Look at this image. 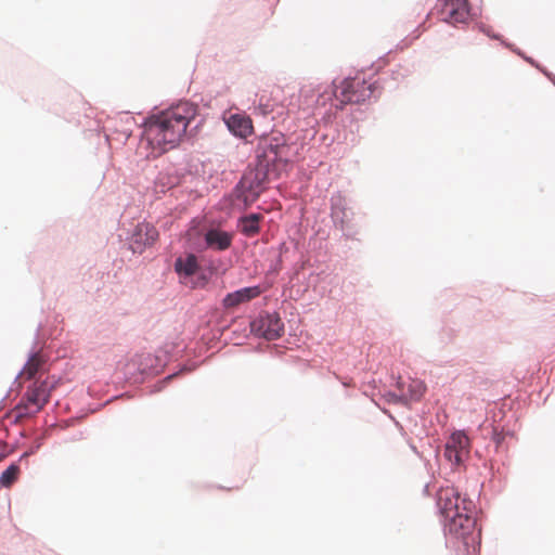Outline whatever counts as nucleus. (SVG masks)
<instances>
[{"instance_id":"obj_1","label":"nucleus","mask_w":555,"mask_h":555,"mask_svg":"<svg viewBox=\"0 0 555 555\" xmlns=\"http://www.w3.org/2000/svg\"><path fill=\"white\" fill-rule=\"evenodd\" d=\"M299 152L282 133L259 138L255 146V164L248 165L231 193L233 204L246 209L267 190L272 179H279Z\"/></svg>"},{"instance_id":"obj_2","label":"nucleus","mask_w":555,"mask_h":555,"mask_svg":"<svg viewBox=\"0 0 555 555\" xmlns=\"http://www.w3.org/2000/svg\"><path fill=\"white\" fill-rule=\"evenodd\" d=\"M437 507L442 517L446 546L455 555H478L481 533L474 501L461 496L454 488H442L437 492Z\"/></svg>"},{"instance_id":"obj_3","label":"nucleus","mask_w":555,"mask_h":555,"mask_svg":"<svg viewBox=\"0 0 555 555\" xmlns=\"http://www.w3.org/2000/svg\"><path fill=\"white\" fill-rule=\"evenodd\" d=\"M377 89V82L364 77H346L331 85H306L299 91V107L317 120L327 124L346 104H360L369 100Z\"/></svg>"},{"instance_id":"obj_4","label":"nucleus","mask_w":555,"mask_h":555,"mask_svg":"<svg viewBox=\"0 0 555 555\" xmlns=\"http://www.w3.org/2000/svg\"><path fill=\"white\" fill-rule=\"evenodd\" d=\"M197 108L192 102L181 101L147 119L141 132L139 149L147 151V158H156L175 149L189 127L192 133L201 126L202 119L197 120Z\"/></svg>"},{"instance_id":"obj_5","label":"nucleus","mask_w":555,"mask_h":555,"mask_svg":"<svg viewBox=\"0 0 555 555\" xmlns=\"http://www.w3.org/2000/svg\"><path fill=\"white\" fill-rule=\"evenodd\" d=\"M54 387L55 382L35 379L28 386L24 398L14 408V423H18L23 418L35 416L49 401Z\"/></svg>"},{"instance_id":"obj_6","label":"nucleus","mask_w":555,"mask_h":555,"mask_svg":"<svg viewBox=\"0 0 555 555\" xmlns=\"http://www.w3.org/2000/svg\"><path fill=\"white\" fill-rule=\"evenodd\" d=\"M168 362L164 351L157 353L135 354L127 364L125 375L132 383H142L146 378L159 374Z\"/></svg>"},{"instance_id":"obj_7","label":"nucleus","mask_w":555,"mask_h":555,"mask_svg":"<svg viewBox=\"0 0 555 555\" xmlns=\"http://www.w3.org/2000/svg\"><path fill=\"white\" fill-rule=\"evenodd\" d=\"M330 216L336 229L341 231L346 240H358L360 229L353 222L354 211L350 201L340 192L332 194L330 198Z\"/></svg>"},{"instance_id":"obj_8","label":"nucleus","mask_w":555,"mask_h":555,"mask_svg":"<svg viewBox=\"0 0 555 555\" xmlns=\"http://www.w3.org/2000/svg\"><path fill=\"white\" fill-rule=\"evenodd\" d=\"M470 441L464 430H454L446 440L442 457L451 468L461 469L469 457Z\"/></svg>"},{"instance_id":"obj_9","label":"nucleus","mask_w":555,"mask_h":555,"mask_svg":"<svg viewBox=\"0 0 555 555\" xmlns=\"http://www.w3.org/2000/svg\"><path fill=\"white\" fill-rule=\"evenodd\" d=\"M438 7L441 21L452 26L467 24L481 13L480 9L473 8L468 0H438Z\"/></svg>"},{"instance_id":"obj_10","label":"nucleus","mask_w":555,"mask_h":555,"mask_svg":"<svg viewBox=\"0 0 555 555\" xmlns=\"http://www.w3.org/2000/svg\"><path fill=\"white\" fill-rule=\"evenodd\" d=\"M250 332L267 340H275L284 333V323L275 311H261L250 321Z\"/></svg>"},{"instance_id":"obj_11","label":"nucleus","mask_w":555,"mask_h":555,"mask_svg":"<svg viewBox=\"0 0 555 555\" xmlns=\"http://www.w3.org/2000/svg\"><path fill=\"white\" fill-rule=\"evenodd\" d=\"M158 238L157 229L149 222H140L133 227L127 240L133 254H142Z\"/></svg>"},{"instance_id":"obj_12","label":"nucleus","mask_w":555,"mask_h":555,"mask_svg":"<svg viewBox=\"0 0 555 555\" xmlns=\"http://www.w3.org/2000/svg\"><path fill=\"white\" fill-rule=\"evenodd\" d=\"M223 121L230 133L238 139H246L254 131L251 118L243 112L224 115Z\"/></svg>"},{"instance_id":"obj_13","label":"nucleus","mask_w":555,"mask_h":555,"mask_svg":"<svg viewBox=\"0 0 555 555\" xmlns=\"http://www.w3.org/2000/svg\"><path fill=\"white\" fill-rule=\"evenodd\" d=\"M41 330V324L38 325L36 330V335L34 339V346L28 353V358L23 369L15 376V383L20 378L21 375L26 374L28 378H35L36 374L43 367L46 359L40 349H37L39 333Z\"/></svg>"},{"instance_id":"obj_14","label":"nucleus","mask_w":555,"mask_h":555,"mask_svg":"<svg viewBox=\"0 0 555 555\" xmlns=\"http://www.w3.org/2000/svg\"><path fill=\"white\" fill-rule=\"evenodd\" d=\"M233 242V234L220 228L211 227L204 233V243L206 248L224 251L229 249Z\"/></svg>"},{"instance_id":"obj_15","label":"nucleus","mask_w":555,"mask_h":555,"mask_svg":"<svg viewBox=\"0 0 555 555\" xmlns=\"http://www.w3.org/2000/svg\"><path fill=\"white\" fill-rule=\"evenodd\" d=\"M260 294L261 289L258 285L242 287L234 292L228 293L222 299V305L225 309H232L242 304L250 301L251 299L258 297Z\"/></svg>"},{"instance_id":"obj_16","label":"nucleus","mask_w":555,"mask_h":555,"mask_svg":"<svg viewBox=\"0 0 555 555\" xmlns=\"http://www.w3.org/2000/svg\"><path fill=\"white\" fill-rule=\"evenodd\" d=\"M396 387L404 395V404H406L408 401L421 400L425 391L424 383L417 379L404 380L399 378L396 383Z\"/></svg>"},{"instance_id":"obj_17","label":"nucleus","mask_w":555,"mask_h":555,"mask_svg":"<svg viewBox=\"0 0 555 555\" xmlns=\"http://www.w3.org/2000/svg\"><path fill=\"white\" fill-rule=\"evenodd\" d=\"M262 220L263 216L261 214L243 215L237 219V230L246 237H254L260 233Z\"/></svg>"},{"instance_id":"obj_18","label":"nucleus","mask_w":555,"mask_h":555,"mask_svg":"<svg viewBox=\"0 0 555 555\" xmlns=\"http://www.w3.org/2000/svg\"><path fill=\"white\" fill-rule=\"evenodd\" d=\"M199 264L194 254H188L185 257H178L175 261V271L179 276L190 278L197 273Z\"/></svg>"},{"instance_id":"obj_19","label":"nucleus","mask_w":555,"mask_h":555,"mask_svg":"<svg viewBox=\"0 0 555 555\" xmlns=\"http://www.w3.org/2000/svg\"><path fill=\"white\" fill-rule=\"evenodd\" d=\"M20 475V465L18 463L10 464L7 469L2 472L0 475V486L4 488H10L17 479Z\"/></svg>"},{"instance_id":"obj_20","label":"nucleus","mask_w":555,"mask_h":555,"mask_svg":"<svg viewBox=\"0 0 555 555\" xmlns=\"http://www.w3.org/2000/svg\"><path fill=\"white\" fill-rule=\"evenodd\" d=\"M178 183V178L167 172H159L155 179L156 192L165 193Z\"/></svg>"},{"instance_id":"obj_21","label":"nucleus","mask_w":555,"mask_h":555,"mask_svg":"<svg viewBox=\"0 0 555 555\" xmlns=\"http://www.w3.org/2000/svg\"><path fill=\"white\" fill-rule=\"evenodd\" d=\"M476 28L491 39L499 40L501 42L504 40L500 34L493 33L491 27L485 23H476Z\"/></svg>"},{"instance_id":"obj_22","label":"nucleus","mask_w":555,"mask_h":555,"mask_svg":"<svg viewBox=\"0 0 555 555\" xmlns=\"http://www.w3.org/2000/svg\"><path fill=\"white\" fill-rule=\"evenodd\" d=\"M387 402L392 404H404V395L397 389V391H387L385 393Z\"/></svg>"},{"instance_id":"obj_23","label":"nucleus","mask_w":555,"mask_h":555,"mask_svg":"<svg viewBox=\"0 0 555 555\" xmlns=\"http://www.w3.org/2000/svg\"><path fill=\"white\" fill-rule=\"evenodd\" d=\"M513 431L511 430H498V429H494L493 430V441L495 442V444L499 447L503 443V441L505 440L506 437H513Z\"/></svg>"},{"instance_id":"obj_24","label":"nucleus","mask_w":555,"mask_h":555,"mask_svg":"<svg viewBox=\"0 0 555 555\" xmlns=\"http://www.w3.org/2000/svg\"><path fill=\"white\" fill-rule=\"evenodd\" d=\"M524 60L526 62H528L529 64H531L532 66L537 67L538 69H540L552 82L553 85L555 86V75L547 72L546 69L542 68L532 57H529V56H524Z\"/></svg>"},{"instance_id":"obj_25","label":"nucleus","mask_w":555,"mask_h":555,"mask_svg":"<svg viewBox=\"0 0 555 555\" xmlns=\"http://www.w3.org/2000/svg\"><path fill=\"white\" fill-rule=\"evenodd\" d=\"M47 435L42 434L41 436H38L35 438L33 444L29 447V453H36L43 444V440L46 439Z\"/></svg>"},{"instance_id":"obj_26","label":"nucleus","mask_w":555,"mask_h":555,"mask_svg":"<svg viewBox=\"0 0 555 555\" xmlns=\"http://www.w3.org/2000/svg\"><path fill=\"white\" fill-rule=\"evenodd\" d=\"M504 47H506L507 49L512 50L514 53H516L517 55L521 56L524 59V56H526L521 50H519L518 48H516L514 44L509 43V42H506L505 40H502L501 42Z\"/></svg>"},{"instance_id":"obj_27","label":"nucleus","mask_w":555,"mask_h":555,"mask_svg":"<svg viewBox=\"0 0 555 555\" xmlns=\"http://www.w3.org/2000/svg\"><path fill=\"white\" fill-rule=\"evenodd\" d=\"M208 282V279L205 274H201L198 278H197V281L195 283V285L197 287H204Z\"/></svg>"},{"instance_id":"obj_28","label":"nucleus","mask_w":555,"mask_h":555,"mask_svg":"<svg viewBox=\"0 0 555 555\" xmlns=\"http://www.w3.org/2000/svg\"><path fill=\"white\" fill-rule=\"evenodd\" d=\"M176 374H170L168 375L164 380L160 382V386L157 387V389H155V391H159L162 389V387L168 382Z\"/></svg>"},{"instance_id":"obj_29","label":"nucleus","mask_w":555,"mask_h":555,"mask_svg":"<svg viewBox=\"0 0 555 555\" xmlns=\"http://www.w3.org/2000/svg\"><path fill=\"white\" fill-rule=\"evenodd\" d=\"M34 453H29V449L27 451H25L18 459V462H22L24 460H26L27 457H29L30 455H33Z\"/></svg>"},{"instance_id":"obj_30","label":"nucleus","mask_w":555,"mask_h":555,"mask_svg":"<svg viewBox=\"0 0 555 555\" xmlns=\"http://www.w3.org/2000/svg\"><path fill=\"white\" fill-rule=\"evenodd\" d=\"M34 453H29V449L27 451H25L18 459V462H22L24 460H26L27 457H29L30 455H33Z\"/></svg>"},{"instance_id":"obj_31","label":"nucleus","mask_w":555,"mask_h":555,"mask_svg":"<svg viewBox=\"0 0 555 555\" xmlns=\"http://www.w3.org/2000/svg\"><path fill=\"white\" fill-rule=\"evenodd\" d=\"M418 37H420V33H418V28H417L411 35V41L417 39Z\"/></svg>"},{"instance_id":"obj_32","label":"nucleus","mask_w":555,"mask_h":555,"mask_svg":"<svg viewBox=\"0 0 555 555\" xmlns=\"http://www.w3.org/2000/svg\"><path fill=\"white\" fill-rule=\"evenodd\" d=\"M435 457L437 461H439V456H440V450L439 449H436L435 451Z\"/></svg>"},{"instance_id":"obj_33","label":"nucleus","mask_w":555,"mask_h":555,"mask_svg":"<svg viewBox=\"0 0 555 555\" xmlns=\"http://www.w3.org/2000/svg\"><path fill=\"white\" fill-rule=\"evenodd\" d=\"M411 449H412V451H413L415 454H417L420 457H422V455H421V454H420V452L417 451L416 447L411 446Z\"/></svg>"},{"instance_id":"obj_34","label":"nucleus","mask_w":555,"mask_h":555,"mask_svg":"<svg viewBox=\"0 0 555 555\" xmlns=\"http://www.w3.org/2000/svg\"><path fill=\"white\" fill-rule=\"evenodd\" d=\"M7 456V454L0 450V462Z\"/></svg>"},{"instance_id":"obj_35","label":"nucleus","mask_w":555,"mask_h":555,"mask_svg":"<svg viewBox=\"0 0 555 555\" xmlns=\"http://www.w3.org/2000/svg\"><path fill=\"white\" fill-rule=\"evenodd\" d=\"M429 485H426L424 491H428Z\"/></svg>"},{"instance_id":"obj_36","label":"nucleus","mask_w":555,"mask_h":555,"mask_svg":"<svg viewBox=\"0 0 555 555\" xmlns=\"http://www.w3.org/2000/svg\"><path fill=\"white\" fill-rule=\"evenodd\" d=\"M129 119H132V120H133V116H130V117H129V116H127V121H128Z\"/></svg>"}]
</instances>
